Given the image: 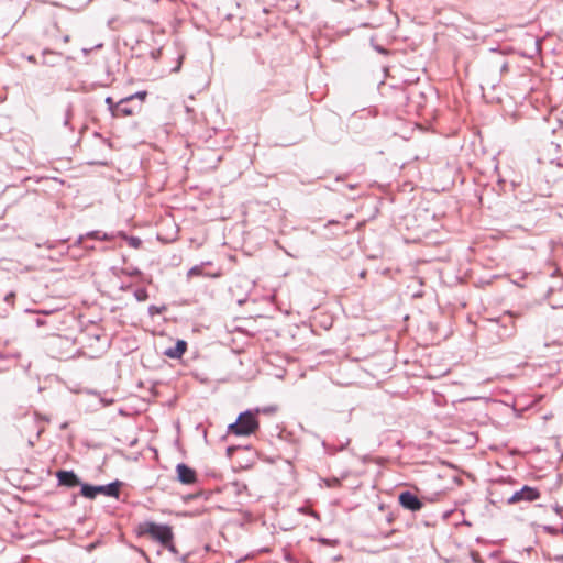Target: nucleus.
Listing matches in <instances>:
<instances>
[{
	"instance_id": "obj_1",
	"label": "nucleus",
	"mask_w": 563,
	"mask_h": 563,
	"mask_svg": "<svg viewBox=\"0 0 563 563\" xmlns=\"http://www.w3.org/2000/svg\"><path fill=\"white\" fill-rule=\"evenodd\" d=\"M258 428L256 413L245 411L240 413L238 420L229 426V432L235 435H250Z\"/></svg>"
},
{
	"instance_id": "obj_2",
	"label": "nucleus",
	"mask_w": 563,
	"mask_h": 563,
	"mask_svg": "<svg viewBox=\"0 0 563 563\" xmlns=\"http://www.w3.org/2000/svg\"><path fill=\"white\" fill-rule=\"evenodd\" d=\"M144 532L150 534L154 540L158 541L163 545L173 549V532L169 526L146 522L144 525Z\"/></svg>"
},
{
	"instance_id": "obj_3",
	"label": "nucleus",
	"mask_w": 563,
	"mask_h": 563,
	"mask_svg": "<svg viewBox=\"0 0 563 563\" xmlns=\"http://www.w3.org/2000/svg\"><path fill=\"white\" fill-rule=\"evenodd\" d=\"M540 492L531 486H523L520 490L515 492L507 500L509 505L520 501H534L540 498Z\"/></svg>"
},
{
	"instance_id": "obj_4",
	"label": "nucleus",
	"mask_w": 563,
	"mask_h": 563,
	"mask_svg": "<svg viewBox=\"0 0 563 563\" xmlns=\"http://www.w3.org/2000/svg\"><path fill=\"white\" fill-rule=\"evenodd\" d=\"M212 265V262L206 261L201 262L200 264H197L192 266L186 274L187 279H191L194 277L203 276L208 278H219L222 276L221 269H217L216 272H206L205 267Z\"/></svg>"
},
{
	"instance_id": "obj_5",
	"label": "nucleus",
	"mask_w": 563,
	"mask_h": 563,
	"mask_svg": "<svg viewBox=\"0 0 563 563\" xmlns=\"http://www.w3.org/2000/svg\"><path fill=\"white\" fill-rule=\"evenodd\" d=\"M398 500L402 508L410 511H419L423 506L422 501L409 490L400 493Z\"/></svg>"
},
{
	"instance_id": "obj_6",
	"label": "nucleus",
	"mask_w": 563,
	"mask_h": 563,
	"mask_svg": "<svg viewBox=\"0 0 563 563\" xmlns=\"http://www.w3.org/2000/svg\"><path fill=\"white\" fill-rule=\"evenodd\" d=\"M177 479L185 485H191L197 482V473L194 468L189 467L185 463L176 465Z\"/></svg>"
},
{
	"instance_id": "obj_7",
	"label": "nucleus",
	"mask_w": 563,
	"mask_h": 563,
	"mask_svg": "<svg viewBox=\"0 0 563 563\" xmlns=\"http://www.w3.org/2000/svg\"><path fill=\"white\" fill-rule=\"evenodd\" d=\"M58 483L68 487H74L80 484L77 475L71 471H58L57 472Z\"/></svg>"
},
{
	"instance_id": "obj_8",
	"label": "nucleus",
	"mask_w": 563,
	"mask_h": 563,
	"mask_svg": "<svg viewBox=\"0 0 563 563\" xmlns=\"http://www.w3.org/2000/svg\"><path fill=\"white\" fill-rule=\"evenodd\" d=\"M187 350V343L184 340H178L173 347L165 350L164 354L169 358H180Z\"/></svg>"
},
{
	"instance_id": "obj_9",
	"label": "nucleus",
	"mask_w": 563,
	"mask_h": 563,
	"mask_svg": "<svg viewBox=\"0 0 563 563\" xmlns=\"http://www.w3.org/2000/svg\"><path fill=\"white\" fill-rule=\"evenodd\" d=\"M119 482L110 483L107 485H99L98 487V494H103L106 496L110 497H118L119 495Z\"/></svg>"
},
{
	"instance_id": "obj_10",
	"label": "nucleus",
	"mask_w": 563,
	"mask_h": 563,
	"mask_svg": "<svg viewBox=\"0 0 563 563\" xmlns=\"http://www.w3.org/2000/svg\"><path fill=\"white\" fill-rule=\"evenodd\" d=\"M129 100L126 98L120 100L114 108V115L117 117H129L133 114V110L126 104Z\"/></svg>"
},
{
	"instance_id": "obj_11",
	"label": "nucleus",
	"mask_w": 563,
	"mask_h": 563,
	"mask_svg": "<svg viewBox=\"0 0 563 563\" xmlns=\"http://www.w3.org/2000/svg\"><path fill=\"white\" fill-rule=\"evenodd\" d=\"M80 493L84 497L93 499L98 495V487L89 484H81Z\"/></svg>"
},
{
	"instance_id": "obj_12",
	"label": "nucleus",
	"mask_w": 563,
	"mask_h": 563,
	"mask_svg": "<svg viewBox=\"0 0 563 563\" xmlns=\"http://www.w3.org/2000/svg\"><path fill=\"white\" fill-rule=\"evenodd\" d=\"M86 238H91V239H97V240H102V241H107V240L111 239V236L109 234L102 233L101 231L88 232L86 234Z\"/></svg>"
},
{
	"instance_id": "obj_13",
	"label": "nucleus",
	"mask_w": 563,
	"mask_h": 563,
	"mask_svg": "<svg viewBox=\"0 0 563 563\" xmlns=\"http://www.w3.org/2000/svg\"><path fill=\"white\" fill-rule=\"evenodd\" d=\"M134 297L137 301H145L148 298L147 290L145 288H139L134 291Z\"/></svg>"
},
{
	"instance_id": "obj_14",
	"label": "nucleus",
	"mask_w": 563,
	"mask_h": 563,
	"mask_svg": "<svg viewBox=\"0 0 563 563\" xmlns=\"http://www.w3.org/2000/svg\"><path fill=\"white\" fill-rule=\"evenodd\" d=\"M165 309H166L165 306L158 307V306L152 305V306L148 307V313H150V316L153 317L155 314L162 313Z\"/></svg>"
},
{
	"instance_id": "obj_15",
	"label": "nucleus",
	"mask_w": 563,
	"mask_h": 563,
	"mask_svg": "<svg viewBox=\"0 0 563 563\" xmlns=\"http://www.w3.org/2000/svg\"><path fill=\"white\" fill-rule=\"evenodd\" d=\"M129 244L134 249H139L142 244V241L139 238L131 236L129 239Z\"/></svg>"
},
{
	"instance_id": "obj_16",
	"label": "nucleus",
	"mask_w": 563,
	"mask_h": 563,
	"mask_svg": "<svg viewBox=\"0 0 563 563\" xmlns=\"http://www.w3.org/2000/svg\"><path fill=\"white\" fill-rule=\"evenodd\" d=\"M145 97H146V91H139V92H136L135 95H132V96L128 97L126 99H128V100H131V99H133V98H139V99H141V100H144V99H145Z\"/></svg>"
},
{
	"instance_id": "obj_17",
	"label": "nucleus",
	"mask_w": 563,
	"mask_h": 563,
	"mask_svg": "<svg viewBox=\"0 0 563 563\" xmlns=\"http://www.w3.org/2000/svg\"><path fill=\"white\" fill-rule=\"evenodd\" d=\"M274 411V408H264V409H256V413L258 412H273Z\"/></svg>"
},
{
	"instance_id": "obj_18",
	"label": "nucleus",
	"mask_w": 563,
	"mask_h": 563,
	"mask_svg": "<svg viewBox=\"0 0 563 563\" xmlns=\"http://www.w3.org/2000/svg\"><path fill=\"white\" fill-rule=\"evenodd\" d=\"M126 275L129 276H134V275H139L140 274V271L139 269H133V271H129V272H124Z\"/></svg>"
},
{
	"instance_id": "obj_19",
	"label": "nucleus",
	"mask_w": 563,
	"mask_h": 563,
	"mask_svg": "<svg viewBox=\"0 0 563 563\" xmlns=\"http://www.w3.org/2000/svg\"><path fill=\"white\" fill-rule=\"evenodd\" d=\"M500 69H501V71H507L508 70V64L506 62L503 63Z\"/></svg>"
},
{
	"instance_id": "obj_20",
	"label": "nucleus",
	"mask_w": 563,
	"mask_h": 563,
	"mask_svg": "<svg viewBox=\"0 0 563 563\" xmlns=\"http://www.w3.org/2000/svg\"><path fill=\"white\" fill-rule=\"evenodd\" d=\"M106 102H107L108 104H110V107H112V99H111L110 97H108V98L106 99Z\"/></svg>"
},
{
	"instance_id": "obj_21",
	"label": "nucleus",
	"mask_w": 563,
	"mask_h": 563,
	"mask_svg": "<svg viewBox=\"0 0 563 563\" xmlns=\"http://www.w3.org/2000/svg\"><path fill=\"white\" fill-rule=\"evenodd\" d=\"M27 59H29L30 62H34V60H35L33 56H29V57H27Z\"/></svg>"
},
{
	"instance_id": "obj_22",
	"label": "nucleus",
	"mask_w": 563,
	"mask_h": 563,
	"mask_svg": "<svg viewBox=\"0 0 563 563\" xmlns=\"http://www.w3.org/2000/svg\"><path fill=\"white\" fill-rule=\"evenodd\" d=\"M180 68V64L174 69V71H178Z\"/></svg>"
},
{
	"instance_id": "obj_23",
	"label": "nucleus",
	"mask_w": 563,
	"mask_h": 563,
	"mask_svg": "<svg viewBox=\"0 0 563 563\" xmlns=\"http://www.w3.org/2000/svg\"><path fill=\"white\" fill-rule=\"evenodd\" d=\"M84 236L79 238V243H82Z\"/></svg>"
}]
</instances>
